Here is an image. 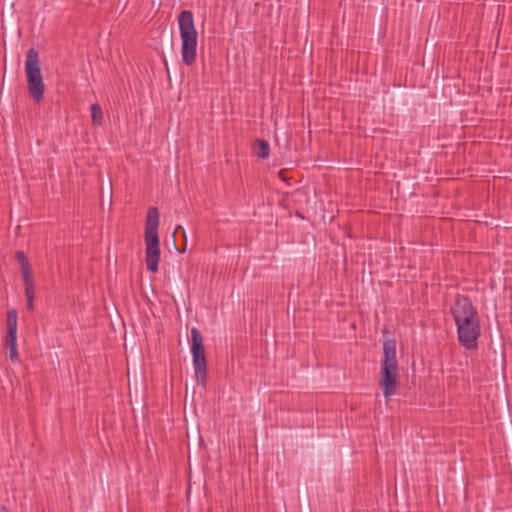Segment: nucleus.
I'll return each instance as SVG.
<instances>
[{
	"instance_id": "obj_1",
	"label": "nucleus",
	"mask_w": 512,
	"mask_h": 512,
	"mask_svg": "<svg viewBox=\"0 0 512 512\" xmlns=\"http://www.w3.org/2000/svg\"><path fill=\"white\" fill-rule=\"evenodd\" d=\"M451 314L457 328L458 341L466 350L478 347L481 333L477 310L467 297L458 296L451 307Z\"/></svg>"
},
{
	"instance_id": "obj_2",
	"label": "nucleus",
	"mask_w": 512,
	"mask_h": 512,
	"mask_svg": "<svg viewBox=\"0 0 512 512\" xmlns=\"http://www.w3.org/2000/svg\"><path fill=\"white\" fill-rule=\"evenodd\" d=\"M379 385L386 402L396 395L399 386V364L394 339H386L383 343Z\"/></svg>"
},
{
	"instance_id": "obj_3",
	"label": "nucleus",
	"mask_w": 512,
	"mask_h": 512,
	"mask_svg": "<svg viewBox=\"0 0 512 512\" xmlns=\"http://www.w3.org/2000/svg\"><path fill=\"white\" fill-rule=\"evenodd\" d=\"M178 25L182 43V61L185 65L191 66L197 57V31L193 13L190 10H183L178 16Z\"/></svg>"
},
{
	"instance_id": "obj_4",
	"label": "nucleus",
	"mask_w": 512,
	"mask_h": 512,
	"mask_svg": "<svg viewBox=\"0 0 512 512\" xmlns=\"http://www.w3.org/2000/svg\"><path fill=\"white\" fill-rule=\"evenodd\" d=\"M25 73L29 95L34 102L39 103L44 97L45 84L41 73L39 53L34 48H30L26 53Z\"/></svg>"
},
{
	"instance_id": "obj_5",
	"label": "nucleus",
	"mask_w": 512,
	"mask_h": 512,
	"mask_svg": "<svg viewBox=\"0 0 512 512\" xmlns=\"http://www.w3.org/2000/svg\"><path fill=\"white\" fill-rule=\"evenodd\" d=\"M191 354L192 363L195 371V379L198 384L205 387L207 380V362L204 351L203 338L200 331L193 327L191 329Z\"/></svg>"
},
{
	"instance_id": "obj_6",
	"label": "nucleus",
	"mask_w": 512,
	"mask_h": 512,
	"mask_svg": "<svg viewBox=\"0 0 512 512\" xmlns=\"http://www.w3.org/2000/svg\"><path fill=\"white\" fill-rule=\"evenodd\" d=\"M15 258L17 260L19 272L21 274L23 281L24 294L26 298V307L28 310L31 311L34 308L35 298V282L32 266L27 255L23 251H17L15 253Z\"/></svg>"
},
{
	"instance_id": "obj_7",
	"label": "nucleus",
	"mask_w": 512,
	"mask_h": 512,
	"mask_svg": "<svg viewBox=\"0 0 512 512\" xmlns=\"http://www.w3.org/2000/svg\"><path fill=\"white\" fill-rule=\"evenodd\" d=\"M158 226H146L145 241V262L148 271L156 273L160 262V239L158 234Z\"/></svg>"
},
{
	"instance_id": "obj_8",
	"label": "nucleus",
	"mask_w": 512,
	"mask_h": 512,
	"mask_svg": "<svg viewBox=\"0 0 512 512\" xmlns=\"http://www.w3.org/2000/svg\"><path fill=\"white\" fill-rule=\"evenodd\" d=\"M17 323L18 317L15 309L7 313V332L5 336V348L17 346Z\"/></svg>"
},
{
	"instance_id": "obj_9",
	"label": "nucleus",
	"mask_w": 512,
	"mask_h": 512,
	"mask_svg": "<svg viewBox=\"0 0 512 512\" xmlns=\"http://www.w3.org/2000/svg\"><path fill=\"white\" fill-rule=\"evenodd\" d=\"M253 150L259 159L264 160L270 153L269 143L263 139H256L253 145Z\"/></svg>"
},
{
	"instance_id": "obj_10",
	"label": "nucleus",
	"mask_w": 512,
	"mask_h": 512,
	"mask_svg": "<svg viewBox=\"0 0 512 512\" xmlns=\"http://www.w3.org/2000/svg\"><path fill=\"white\" fill-rule=\"evenodd\" d=\"M92 123L95 125H101L103 122V112L99 104L94 103L90 107Z\"/></svg>"
},
{
	"instance_id": "obj_11",
	"label": "nucleus",
	"mask_w": 512,
	"mask_h": 512,
	"mask_svg": "<svg viewBox=\"0 0 512 512\" xmlns=\"http://www.w3.org/2000/svg\"><path fill=\"white\" fill-rule=\"evenodd\" d=\"M160 215L156 207H150L147 212L146 224H159Z\"/></svg>"
},
{
	"instance_id": "obj_12",
	"label": "nucleus",
	"mask_w": 512,
	"mask_h": 512,
	"mask_svg": "<svg viewBox=\"0 0 512 512\" xmlns=\"http://www.w3.org/2000/svg\"><path fill=\"white\" fill-rule=\"evenodd\" d=\"M6 350L8 351V357L11 362L18 363L20 359L17 346L6 348Z\"/></svg>"
},
{
	"instance_id": "obj_13",
	"label": "nucleus",
	"mask_w": 512,
	"mask_h": 512,
	"mask_svg": "<svg viewBox=\"0 0 512 512\" xmlns=\"http://www.w3.org/2000/svg\"><path fill=\"white\" fill-rule=\"evenodd\" d=\"M183 229L182 225L176 226V229L174 231V234L178 232V230Z\"/></svg>"
}]
</instances>
